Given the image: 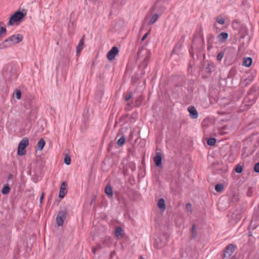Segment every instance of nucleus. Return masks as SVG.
Wrapping results in <instances>:
<instances>
[{"instance_id":"52","label":"nucleus","mask_w":259,"mask_h":259,"mask_svg":"<svg viewBox=\"0 0 259 259\" xmlns=\"http://www.w3.org/2000/svg\"><path fill=\"white\" fill-rule=\"evenodd\" d=\"M190 55H191V57L193 58L194 54L193 53L191 52H190Z\"/></svg>"},{"instance_id":"49","label":"nucleus","mask_w":259,"mask_h":259,"mask_svg":"<svg viewBox=\"0 0 259 259\" xmlns=\"http://www.w3.org/2000/svg\"><path fill=\"white\" fill-rule=\"evenodd\" d=\"M98 94H99L100 96H102L104 94V92L102 90H100L98 92Z\"/></svg>"},{"instance_id":"20","label":"nucleus","mask_w":259,"mask_h":259,"mask_svg":"<svg viewBox=\"0 0 259 259\" xmlns=\"http://www.w3.org/2000/svg\"><path fill=\"white\" fill-rule=\"evenodd\" d=\"M252 59L251 57L244 58L243 60V65L248 67H250L252 64Z\"/></svg>"},{"instance_id":"57","label":"nucleus","mask_w":259,"mask_h":259,"mask_svg":"<svg viewBox=\"0 0 259 259\" xmlns=\"http://www.w3.org/2000/svg\"><path fill=\"white\" fill-rule=\"evenodd\" d=\"M234 23H237V21L236 20H234L233 21V23L234 24Z\"/></svg>"},{"instance_id":"30","label":"nucleus","mask_w":259,"mask_h":259,"mask_svg":"<svg viewBox=\"0 0 259 259\" xmlns=\"http://www.w3.org/2000/svg\"><path fill=\"white\" fill-rule=\"evenodd\" d=\"M64 163L66 165H70L71 163V158L69 154H66L64 160Z\"/></svg>"},{"instance_id":"10","label":"nucleus","mask_w":259,"mask_h":259,"mask_svg":"<svg viewBox=\"0 0 259 259\" xmlns=\"http://www.w3.org/2000/svg\"><path fill=\"white\" fill-rule=\"evenodd\" d=\"M203 67L206 72L209 74L213 72L215 69L214 64L213 62L208 61H204Z\"/></svg>"},{"instance_id":"5","label":"nucleus","mask_w":259,"mask_h":259,"mask_svg":"<svg viewBox=\"0 0 259 259\" xmlns=\"http://www.w3.org/2000/svg\"><path fill=\"white\" fill-rule=\"evenodd\" d=\"M167 243V237L165 235H162L160 236H157V237L155 238L154 246L157 249H160L166 245Z\"/></svg>"},{"instance_id":"8","label":"nucleus","mask_w":259,"mask_h":259,"mask_svg":"<svg viewBox=\"0 0 259 259\" xmlns=\"http://www.w3.org/2000/svg\"><path fill=\"white\" fill-rule=\"evenodd\" d=\"M14 176L12 174H9L7 179V184H5L3 188L2 189V193L3 195L8 194L10 191V183L11 182V184L13 185L14 184L13 181Z\"/></svg>"},{"instance_id":"36","label":"nucleus","mask_w":259,"mask_h":259,"mask_svg":"<svg viewBox=\"0 0 259 259\" xmlns=\"http://www.w3.org/2000/svg\"><path fill=\"white\" fill-rule=\"evenodd\" d=\"M243 168L241 165L238 164L235 168V171L238 173L240 174L242 172Z\"/></svg>"},{"instance_id":"16","label":"nucleus","mask_w":259,"mask_h":259,"mask_svg":"<svg viewBox=\"0 0 259 259\" xmlns=\"http://www.w3.org/2000/svg\"><path fill=\"white\" fill-rule=\"evenodd\" d=\"M154 161L157 167H162V156L160 152L156 153L155 156L154 157Z\"/></svg>"},{"instance_id":"47","label":"nucleus","mask_w":259,"mask_h":259,"mask_svg":"<svg viewBox=\"0 0 259 259\" xmlns=\"http://www.w3.org/2000/svg\"><path fill=\"white\" fill-rule=\"evenodd\" d=\"M148 33H145L142 37L141 40L143 41L147 37Z\"/></svg>"},{"instance_id":"39","label":"nucleus","mask_w":259,"mask_h":259,"mask_svg":"<svg viewBox=\"0 0 259 259\" xmlns=\"http://www.w3.org/2000/svg\"><path fill=\"white\" fill-rule=\"evenodd\" d=\"M224 56V53L223 52L219 53L217 56V60L219 61H221L222 60V59H223Z\"/></svg>"},{"instance_id":"3","label":"nucleus","mask_w":259,"mask_h":259,"mask_svg":"<svg viewBox=\"0 0 259 259\" xmlns=\"http://www.w3.org/2000/svg\"><path fill=\"white\" fill-rule=\"evenodd\" d=\"M2 74L7 81H12L17 77L16 67L12 64L6 65L3 68Z\"/></svg>"},{"instance_id":"31","label":"nucleus","mask_w":259,"mask_h":259,"mask_svg":"<svg viewBox=\"0 0 259 259\" xmlns=\"http://www.w3.org/2000/svg\"><path fill=\"white\" fill-rule=\"evenodd\" d=\"M125 142V138L124 136L121 137L117 142V144L119 146H122Z\"/></svg>"},{"instance_id":"1","label":"nucleus","mask_w":259,"mask_h":259,"mask_svg":"<svg viewBox=\"0 0 259 259\" xmlns=\"http://www.w3.org/2000/svg\"><path fill=\"white\" fill-rule=\"evenodd\" d=\"M258 90L259 87L253 84L247 92L244 100V107H246L245 109H248L255 102L258 94Z\"/></svg>"},{"instance_id":"35","label":"nucleus","mask_w":259,"mask_h":259,"mask_svg":"<svg viewBox=\"0 0 259 259\" xmlns=\"http://www.w3.org/2000/svg\"><path fill=\"white\" fill-rule=\"evenodd\" d=\"M143 100V98L141 96H139L138 99H137L136 101H135V106L136 107H139L141 104L142 101Z\"/></svg>"},{"instance_id":"19","label":"nucleus","mask_w":259,"mask_h":259,"mask_svg":"<svg viewBox=\"0 0 259 259\" xmlns=\"http://www.w3.org/2000/svg\"><path fill=\"white\" fill-rule=\"evenodd\" d=\"M83 46H84V40H83V38H82L79 40L78 45L76 46V51L77 54L80 53V52L82 51V50L83 48Z\"/></svg>"},{"instance_id":"58","label":"nucleus","mask_w":259,"mask_h":259,"mask_svg":"<svg viewBox=\"0 0 259 259\" xmlns=\"http://www.w3.org/2000/svg\"><path fill=\"white\" fill-rule=\"evenodd\" d=\"M139 259H145L144 258H143L142 256H141L140 257V258Z\"/></svg>"},{"instance_id":"15","label":"nucleus","mask_w":259,"mask_h":259,"mask_svg":"<svg viewBox=\"0 0 259 259\" xmlns=\"http://www.w3.org/2000/svg\"><path fill=\"white\" fill-rule=\"evenodd\" d=\"M188 111L189 112V115L191 118L196 119L198 117V113L194 106H189L188 108Z\"/></svg>"},{"instance_id":"34","label":"nucleus","mask_w":259,"mask_h":259,"mask_svg":"<svg viewBox=\"0 0 259 259\" xmlns=\"http://www.w3.org/2000/svg\"><path fill=\"white\" fill-rule=\"evenodd\" d=\"M239 199V196L238 193H234L232 196V201L233 202H237Z\"/></svg>"},{"instance_id":"14","label":"nucleus","mask_w":259,"mask_h":259,"mask_svg":"<svg viewBox=\"0 0 259 259\" xmlns=\"http://www.w3.org/2000/svg\"><path fill=\"white\" fill-rule=\"evenodd\" d=\"M67 185L65 182H63L60 186V190H59V197L62 199L63 198L65 195L66 194L67 191L66 189Z\"/></svg>"},{"instance_id":"28","label":"nucleus","mask_w":259,"mask_h":259,"mask_svg":"<svg viewBox=\"0 0 259 259\" xmlns=\"http://www.w3.org/2000/svg\"><path fill=\"white\" fill-rule=\"evenodd\" d=\"M7 33L6 27L0 26V39L5 36Z\"/></svg>"},{"instance_id":"6","label":"nucleus","mask_w":259,"mask_h":259,"mask_svg":"<svg viewBox=\"0 0 259 259\" xmlns=\"http://www.w3.org/2000/svg\"><path fill=\"white\" fill-rule=\"evenodd\" d=\"M29 140L27 138H23L19 143L18 147L17 154L19 156L25 155V148L28 145Z\"/></svg>"},{"instance_id":"21","label":"nucleus","mask_w":259,"mask_h":259,"mask_svg":"<svg viewBox=\"0 0 259 259\" xmlns=\"http://www.w3.org/2000/svg\"><path fill=\"white\" fill-rule=\"evenodd\" d=\"M228 34L227 32H222L218 36L219 40L221 42H224L228 38Z\"/></svg>"},{"instance_id":"56","label":"nucleus","mask_w":259,"mask_h":259,"mask_svg":"<svg viewBox=\"0 0 259 259\" xmlns=\"http://www.w3.org/2000/svg\"><path fill=\"white\" fill-rule=\"evenodd\" d=\"M246 1H243V2H242V4H243V5L245 4V3H246Z\"/></svg>"},{"instance_id":"43","label":"nucleus","mask_w":259,"mask_h":259,"mask_svg":"<svg viewBox=\"0 0 259 259\" xmlns=\"http://www.w3.org/2000/svg\"><path fill=\"white\" fill-rule=\"evenodd\" d=\"M164 7H163V6H160L159 8V10H158V13L160 14H161L163 12H164Z\"/></svg>"},{"instance_id":"12","label":"nucleus","mask_w":259,"mask_h":259,"mask_svg":"<svg viewBox=\"0 0 259 259\" xmlns=\"http://www.w3.org/2000/svg\"><path fill=\"white\" fill-rule=\"evenodd\" d=\"M12 45L18 44L22 41L23 36L21 34H14L9 37Z\"/></svg>"},{"instance_id":"25","label":"nucleus","mask_w":259,"mask_h":259,"mask_svg":"<svg viewBox=\"0 0 259 259\" xmlns=\"http://www.w3.org/2000/svg\"><path fill=\"white\" fill-rule=\"evenodd\" d=\"M123 230L120 227H117L115 229V234L117 238L122 236Z\"/></svg>"},{"instance_id":"44","label":"nucleus","mask_w":259,"mask_h":259,"mask_svg":"<svg viewBox=\"0 0 259 259\" xmlns=\"http://www.w3.org/2000/svg\"><path fill=\"white\" fill-rule=\"evenodd\" d=\"M235 69L234 68H232L229 72V75L230 76L233 75L235 74Z\"/></svg>"},{"instance_id":"17","label":"nucleus","mask_w":259,"mask_h":259,"mask_svg":"<svg viewBox=\"0 0 259 259\" xmlns=\"http://www.w3.org/2000/svg\"><path fill=\"white\" fill-rule=\"evenodd\" d=\"M12 46L13 45H12L11 41L8 37L0 44V49H4L10 47Z\"/></svg>"},{"instance_id":"42","label":"nucleus","mask_w":259,"mask_h":259,"mask_svg":"<svg viewBox=\"0 0 259 259\" xmlns=\"http://www.w3.org/2000/svg\"><path fill=\"white\" fill-rule=\"evenodd\" d=\"M132 93L131 92H130V93H128L126 95V97H125V100L126 101H128V100H130V99H131V98H132Z\"/></svg>"},{"instance_id":"38","label":"nucleus","mask_w":259,"mask_h":259,"mask_svg":"<svg viewBox=\"0 0 259 259\" xmlns=\"http://www.w3.org/2000/svg\"><path fill=\"white\" fill-rule=\"evenodd\" d=\"M15 96L17 99H20L21 97V92L20 90H16L15 91Z\"/></svg>"},{"instance_id":"53","label":"nucleus","mask_w":259,"mask_h":259,"mask_svg":"<svg viewBox=\"0 0 259 259\" xmlns=\"http://www.w3.org/2000/svg\"><path fill=\"white\" fill-rule=\"evenodd\" d=\"M255 257L257 258V259H258V253L257 252L256 254L255 255Z\"/></svg>"},{"instance_id":"59","label":"nucleus","mask_w":259,"mask_h":259,"mask_svg":"<svg viewBox=\"0 0 259 259\" xmlns=\"http://www.w3.org/2000/svg\"><path fill=\"white\" fill-rule=\"evenodd\" d=\"M231 259H236V258L232 257Z\"/></svg>"},{"instance_id":"45","label":"nucleus","mask_w":259,"mask_h":259,"mask_svg":"<svg viewBox=\"0 0 259 259\" xmlns=\"http://www.w3.org/2000/svg\"><path fill=\"white\" fill-rule=\"evenodd\" d=\"M186 208L188 210H189V211L191 210V204L190 203H188L186 204Z\"/></svg>"},{"instance_id":"13","label":"nucleus","mask_w":259,"mask_h":259,"mask_svg":"<svg viewBox=\"0 0 259 259\" xmlns=\"http://www.w3.org/2000/svg\"><path fill=\"white\" fill-rule=\"evenodd\" d=\"M253 80L254 77L252 75H249L247 78L241 80L240 85L242 88L247 87L253 82Z\"/></svg>"},{"instance_id":"37","label":"nucleus","mask_w":259,"mask_h":259,"mask_svg":"<svg viewBox=\"0 0 259 259\" xmlns=\"http://www.w3.org/2000/svg\"><path fill=\"white\" fill-rule=\"evenodd\" d=\"M216 21L220 24L223 25L225 24V20L221 16H218L216 18Z\"/></svg>"},{"instance_id":"33","label":"nucleus","mask_w":259,"mask_h":259,"mask_svg":"<svg viewBox=\"0 0 259 259\" xmlns=\"http://www.w3.org/2000/svg\"><path fill=\"white\" fill-rule=\"evenodd\" d=\"M214 38L213 35L211 34H209L207 37V42H208V49H209L210 47V44L211 41H212V40Z\"/></svg>"},{"instance_id":"9","label":"nucleus","mask_w":259,"mask_h":259,"mask_svg":"<svg viewBox=\"0 0 259 259\" xmlns=\"http://www.w3.org/2000/svg\"><path fill=\"white\" fill-rule=\"evenodd\" d=\"M236 246L233 244H228L224 249L223 258H229L235 250Z\"/></svg>"},{"instance_id":"23","label":"nucleus","mask_w":259,"mask_h":259,"mask_svg":"<svg viewBox=\"0 0 259 259\" xmlns=\"http://www.w3.org/2000/svg\"><path fill=\"white\" fill-rule=\"evenodd\" d=\"M105 193L108 196L112 197L113 195L112 188L110 185H106L105 189Z\"/></svg>"},{"instance_id":"26","label":"nucleus","mask_w":259,"mask_h":259,"mask_svg":"<svg viewBox=\"0 0 259 259\" xmlns=\"http://www.w3.org/2000/svg\"><path fill=\"white\" fill-rule=\"evenodd\" d=\"M191 232V237L193 239L195 238L197 236V233L196 225L195 224H193L192 225Z\"/></svg>"},{"instance_id":"18","label":"nucleus","mask_w":259,"mask_h":259,"mask_svg":"<svg viewBox=\"0 0 259 259\" xmlns=\"http://www.w3.org/2000/svg\"><path fill=\"white\" fill-rule=\"evenodd\" d=\"M183 46V42L182 41H179L177 45L174 47V49L172 51L171 55L174 54H178L181 50Z\"/></svg>"},{"instance_id":"55","label":"nucleus","mask_w":259,"mask_h":259,"mask_svg":"<svg viewBox=\"0 0 259 259\" xmlns=\"http://www.w3.org/2000/svg\"><path fill=\"white\" fill-rule=\"evenodd\" d=\"M93 252L94 253H95V252H96V249H95V248H93Z\"/></svg>"},{"instance_id":"51","label":"nucleus","mask_w":259,"mask_h":259,"mask_svg":"<svg viewBox=\"0 0 259 259\" xmlns=\"http://www.w3.org/2000/svg\"><path fill=\"white\" fill-rule=\"evenodd\" d=\"M257 252L258 253V258L259 259V244H258V248L257 249Z\"/></svg>"},{"instance_id":"2","label":"nucleus","mask_w":259,"mask_h":259,"mask_svg":"<svg viewBox=\"0 0 259 259\" xmlns=\"http://www.w3.org/2000/svg\"><path fill=\"white\" fill-rule=\"evenodd\" d=\"M150 52L142 47L137 53V58L138 59H143L142 62L140 65V68L142 69V73H144V69L148 66L150 59Z\"/></svg>"},{"instance_id":"48","label":"nucleus","mask_w":259,"mask_h":259,"mask_svg":"<svg viewBox=\"0 0 259 259\" xmlns=\"http://www.w3.org/2000/svg\"><path fill=\"white\" fill-rule=\"evenodd\" d=\"M157 5H158V3H155V4L152 7L151 9L153 10H154L155 9H156L157 8Z\"/></svg>"},{"instance_id":"40","label":"nucleus","mask_w":259,"mask_h":259,"mask_svg":"<svg viewBox=\"0 0 259 259\" xmlns=\"http://www.w3.org/2000/svg\"><path fill=\"white\" fill-rule=\"evenodd\" d=\"M252 193H253L252 188L251 187H249L247 190V195L248 197H251L252 196Z\"/></svg>"},{"instance_id":"50","label":"nucleus","mask_w":259,"mask_h":259,"mask_svg":"<svg viewBox=\"0 0 259 259\" xmlns=\"http://www.w3.org/2000/svg\"><path fill=\"white\" fill-rule=\"evenodd\" d=\"M130 107H131V104H130V103H128V104H127L126 107V109L127 110H130V109H131Z\"/></svg>"},{"instance_id":"27","label":"nucleus","mask_w":259,"mask_h":259,"mask_svg":"<svg viewBox=\"0 0 259 259\" xmlns=\"http://www.w3.org/2000/svg\"><path fill=\"white\" fill-rule=\"evenodd\" d=\"M214 189L218 192H222L224 189V186L222 184H218L215 185Z\"/></svg>"},{"instance_id":"54","label":"nucleus","mask_w":259,"mask_h":259,"mask_svg":"<svg viewBox=\"0 0 259 259\" xmlns=\"http://www.w3.org/2000/svg\"><path fill=\"white\" fill-rule=\"evenodd\" d=\"M3 25H4V23L3 22H0V26H1Z\"/></svg>"},{"instance_id":"7","label":"nucleus","mask_w":259,"mask_h":259,"mask_svg":"<svg viewBox=\"0 0 259 259\" xmlns=\"http://www.w3.org/2000/svg\"><path fill=\"white\" fill-rule=\"evenodd\" d=\"M68 211L65 209L59 211L56 217V223L58 226H62L66 219Z\"/></svg>"},{"instance_id":"22","label":"nucleus","mask_w":259,"mask_h":259,"mask_svg":"<svg viewBox=\"0 0 259 259\" xmlns=\"http://www.w3.org/2000/svg\"><path fill=\"white\" fill-rule=\"evenodd\" d=\"M157 206L162 211L165 210L166 206L165 204V200L163 198H161L158 200Z\"/></svg>"},{"instance_id":"24","label":"nucleus","mask_w":259,"mask_h":259,"mask_svg":"<svg viewBox=\"0 0 259 259\" xmlns=\"http://www.w3.org/2000/svg\"><path fill=\"white\" fill-rule=\"evenodd\" d=\"M46 144V142L44 139H41L39 140L37 144V149L38 150L41 151Z\"/></svg>"},{"instance_id":"60","label":"nucleus","mask_w":259,"mask_h":259,"mask_svg":"<svg viewBox=\"0 0 259 259\" xmlns=\"http://www.w3.org/2000/svg\"><path fill=\"white\" fill-rule=\"evenodd\" d=\"M241 97V96L239 97H238V99H239Z\"/></svg>"},{"instance_id":"32","label":"nucleus","mask_w":259,"mask_h":259,"mask_svg":"<svg viewBox=\"0 0 259 259\" xmlns=\"http://www.w3.org/2000/svg\"><path fill=\"white\" fill-rule=\"evenodd\" d=\"M158 17V14H155L153 15L152 17L150 18L149 23L152 24L154 23L156 20H157Z\"/></svg>"},{"instance_id":"46","label":"nucleus","mask_w":259,"mask_h":259,"mask_svg":"<svg viewBox=\"0 0 259 259\" xmlns=\"http://www.w3.org/2000/svg\"><path fill=\"white\" fill-rule=\"evenodd\" d=\"M44 193H42V194L41 195L40 197V199H39V201H40V203H42V201H43V199H44Z\"/></svg>"},{"instance_id":"41","label":"nucleus","mask_w":259,"mask_h":259,"mask_svg":"<svg viewBox=\"0 0 259 259\" xmlns=\"http://www.w3.org/2000/svg\"><path fill=\"white\" fill-rule=\"evenodd\" d=\"M254 170L255 172L259 173V162L255 164L254 166Z\"/></svg>"},{"instance_id":"4","label":"nucleus","mask_w":259,"mask_h":259,"mask_svg":"<svg viewBox=\"0 0 259 259\" xmlns=\"http://www.w3.org/2000/svg\"><path fill=\"white\" fill-rule=\"evenodd\" d=\"M26 15V12L23 13L20 10L17 11L10 18L8 25L13 26L15 22H20Z\"/></svg>"},{"instance_id":"29","label":"nucleus","mask_w":259,"mask_h":259,"mask_svg":"<svg viewBox=\"0 0 259 259\" xmlns=\"http://www.w3.org/2000/svg\"><path fill=\"white\" fill-rule=\"evenodd\" d=\"M217 140L216 139L214 138H209L207 141V144L209 146H214L215 144L216 143Z\"/></svg>"},{"instance_id":"11","label":"nucleus","mask_w":259,"mask_h":259,"mask_svg":"<svg viewBox=\"0 0 259 259\" xmlns=\"http://www.w3.org/2000/svg\"><path fill=\"white\" fill-rule=\"evenodd\" d=\"M118 52L119 50L117 47H113L107 54V58L108 60H113L115 57L116 55L118 54Z\"/></svg>"}]
</instances>
